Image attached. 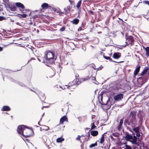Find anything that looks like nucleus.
<instances>
[{"label":"nucleus","mask_w":149,"mask_h":149,"mask_svg":"<svg viewBox=\"0 0 149 149\" xmlns=\"http://www.w3.org/2000/svg\"><path fill=\"white\" fill-rule=\"evenodd\" d=\"M17 132L18 134L22 136V137L24 139V137H28L31 136L30 134H26L25 132L29 133L32 132L33 131L29 129H26L24 125H21L18 126L17 129Z\"/></svg>","instance_id":"f257e3e1"},{"label":"nucleus","mask_w":149,"mask_h":149,"mask_svg":"<svg viewBox=\"0 0 149 149\" xmlns=\"http://www.w3.org/2000/svg\"><path fill=\"white\" fill-rule=\"evenodd\" d=\"M54 54L52 52H46L44 57V62L50 64L54 63L55 60L54 58Z\"/></svg>","instance_id":"f03ea898"},{"label":"nucleus","mask_w":149,"mask_h":149,"mask_svg":"<svg viewBox=\"0 0 149 149\" xmlns=\"http://www.w3.org/2000/svg\"><path fill=\"white\" fill-rule=\"evenodd\" d=\"M130 141L134 144L137 145L138 146H141L143 145V142L141 140H128Z\"/></svg>","instance_id":"7ed1b4c3"},{"label":"nucleus","mask_w":149,"mask_h":149,"mask_svg":"<svg viewBox=\"0 0 149 149\" xmlns=\"http://www.w3.org/2000/svg\"><path fill=\"white\" fill-rule=\"evenodd\" d=\"M123 97V94L120 93L114 96V99L115 101H119L122 100Z\"/></svg>","instance_id":"20e7f679"},{"label":"nucleus","mask_w":149,"mask_h":149,"mask_svg":"<svg viewBox=\"0 0 149 149\" xmlns=\"http://www.w3.org/2000/svg\"><path fill=\"white\" fill-rule=\"evenodd\" d=\"M127 41L126 42L127 45H132L134 41V39L132 36H130L127 38Z\"/></svg>","instance_id":"39448f33"},{"label":"nucleus","mask_w":149,"mask_h":149,"mask_svg":"<svg viewBox=\"0 0 149 149\" xmlns=\"http://www.w3.org/2000/svg\"><path fill=\"white\" fill-rule=\"evenodd\" d=\"M130 125L132 127H134L136 124V118H130Z\"/></svg>","instance_id":"423d86ee"},{"label":"nucleus","mask_w":149,"mask_h":149,"mask_svg":"<svg viewBox=\"0 0 149 149\" xmlns=\"http://www.w3.org/2000/svg\"><path fill=\"white\" fill-rule=\"evenodd\" d=\"M136 112L135 111H132L131 112L130 114V118H136Z\"/></svg>","instance_id":"0eeeda50"},{"label":"nucleus","mask_w":149,"mask_h":149,"mask_svg":"<svg viewBox=\"0 0 149 149\" xmlns=\"http://www.w3.org/2000/svg\"><path fill=\"white\" fill-rule=\"evenodd\" d=\"M121 56V54L119 52L114 53L113 54V57L116 59H118Z\"/></svg>","instance_id":"6e6552de"},{"label":"nucleus","mask_w":149,"mask_h":149,"mask_svg":"<svg viewBox=\"0 0 149 149\" xmlns=\"http://www.w3.org/2000/svg\"><path fill=\"white\" fill-rule=\"evenodd\" d=\"M123 123V119H121L120 120V122L118 126V130L119 131H120L122 129V125Z\"/></svg>","instance_id":"1a4fd4ad"},{"label":"nucleus","mask_w":149,"mask_h":149,"mask_svg":"<svg viewBox=\"0 0 149 149\" xmlns=\"http://www.w3.org/2000/svg\"><path fill=\"white\" fill-rule=\"evenodd\" d=\"M119 135L117 133H113L112 134V135L109 136V137H111V138L113 140H116V139H117L118 138H115L114 137H116V138H118Z\"/></svg>","instance_id":"9d476101"},{"label":"nucleus","mask_w":149,"mask_h":149,"mask_svg":"<svg viewBox=\"0 0 149 149\" xmlns=\"http://www.w3.org/2000/svg\"><path fill=\"white\" fill-rule=\"evenodd\" d=\"M144 78L143 77H139L138 79V81L139 83H140L141 84H143L144 83Z\"/></svg>","instance_id":"9b49d317"},{"label":"nucleus","mask_w":149,"mask_h":149,"mask_svg":"<svg viewBox=\"0 0 149 149\" xmlns=\"http://www.w3.org/2000/svg\"><path fill=\"white\" fill-rule=\"evenodd\" d=\"M140 68V67L139 65H138L136 66V68L134 72V74L135 75H136L139 72Z\"/></svg>","instance_id":"f8f14e48"},{"label":"nucleus","mask_w":149,"mask_h":149,"mask_svg":"<svg viewBox=\"0 0 149 149\" xmlns=\"http://www.w3.org/2000/svg\"><path fill=\"white\" fill-rule=\"evenodd\" d=\"M68 119L65 116H63L60 119V124H63L64 122L67 120Z\"/></svg>","instance_id":"ddd939ff"},{"label":"nucleus","mask_w":149,"mask_h":149,"mask_svg":"<svg viewBox=\"0 0 149 149\" xmlns=\"http://www.w3.org/2000/svg\"><path fill=\"white\" fill-rule=\"evenodd\" d=\"M125 139L126 140L132 139H133V136L127 133L125 136Z\"/></svg>","instance_id":"4468645a"},{"label":"nucleus","mask_w":149,"mask_h":149,"mask_svg":"<svg viewBox=\"0 0 149 149\" xmlns=\"http://www.w3.org/2000/svg\"><path fill=\"white\" fill-rule=\"evenodd\" d=\"M16 5L17 7L21 8L22 9H24V5L20 3H16Z\"/></svg>","instance_id":"2eb2a0df"},{"label":"nucleus","mask_w":149,"mask_h":149,"mask_svg":"<svg viewBox=\"0 0 149 149\" xmlns=\"http://www.w3.org/2000/svg\"><path fill=\"white\" fill-rule=\"evenodd\" d=\"M91 134L93 136H95L98 134V132L97 131H92L91 132Z\"/></svg>","instance_id":"dca6fc26"},{"label":"nucleus","mask_w":149,"mask_h":149,"mask_svg":"<svg viewBox=\"0 0 149 149\" xmlns=\"http://www.w3.org/2000/svg\"><path fill=\"white\" fill-rule=\"evenodd\" d=\"M10 109V107L8 106H4L2 109V111H9Z\"/></svg>","instance_id":"f3484780"},{"label":"nucleus","mask_w":149,"mask_h":149,"mask_svg":"<svg viewBox=\"0 0 149 149\" xmlns=\"http://www.w3.org/2000/svg\"><path fill=\"white\" fill-rule=\"evenodd\" d=\"M41 7L43 9H47L48 7V4L47 3H44L42 4Z\"/></svg>","instance_id":"a211bd4d"},{"label":"nucleus","mask_w":149,"mask_h":149,"mask_svg":"<svg viewBox=\"0 0 149 149\" xmlns=\"http://www.w3.org/2000/svg\"><path fill=\"white\" fill-rule=\"evenodd\" d=\"M71 9V8L70 6H67V9L66 8H64V10L67 13H69L70 12V10Z\"/></svg>","instance_id":"6ab92c4d"},{"label":"nucleus","mask_w":149,"mask_h":149,"mask_svg":"<svg viewBox=\"0 0 149 149\" xmlns=\"http://www.w3.org/2000/svg\"><path fill=\"white\" fill-rule=\"evenodd\" d=\"M148 71V68H144V69L143 70V71L142 72L141 74L140 75L141 76L145 74L147 71Z\"/></svg>","instance_id":"aec40b11"},{"label":"nucleus","mask_w":149,"mask_h":149,"mask_svg":"<svg viewBox=\"0 0 149 149\" xmlns=\"http://www.w3.org/2000/svg\"><path fill=\"white\" fill-rule=\"evenodd\" d=\"M143 48L146 51L147 56H149V47H148L145 48L144 47Z\"/></svg>","instance_id":"412c9836"},{"label":"nucleus","mask_w":149,"mask_h":149,"mask_svg":"<svg viewBox=\"0 0 149 149\" xmlns=\"http://www.w3.org/2000/svg\"><path fill=\"white\" fill-rule=\"evenodd\" d=\"M71 22L73 24H77L79 22V20L77 19H74L72 21H71Z\"/></svg>","instance_id":"4be33fe9"},{"label":"nucleus","mask_w":149,"mask_h":149,"mask_svg":"<svg viewBox=\"0 0 149 149\" xmlns=\"http://www.w3.org/2000/svg\"><path fill=\"white\" fill-rule=\"evenodd\" d=\"M69 84V85H68V86L65 85V86L67 88H68L69 89H70L71 91L72 88H74L73 87L74 86L70 85V84Z\"/></svg>","instance_id":"5701e85b"},{"label":"nucleus","mask_w":149,"mask_h":149,"mask_svg":"<svg viewBox=\"0 0 149 149\" xmlns=\"http://www.w3.org/2000/svg\"><path fill=\"white\" fill-rule=\"evenodd\" d=\"M81 0H79L78 2L76 7H77L78 8H80V7L81 3Z\"/></svg>","instance_id":"b1692460"},{"label":"nucleus","mask_w":149,"mask_h":149,"mask_svg":"<svg viewBox=\"0 0 149 149\" xmlns=\"http://www.w3.org/2000/svg\"><path fill=\"white\" fill-rule=\"evenodd\" d=\"M130 122L127 119H125L124 122V124L126 125H130Z\"/></svg>","instance_id":"393cba45"},{"label":"nucleus","mask_w":149,"mask_h":149,"mask_svg":"<svg viewBox=\"0 0 149 149\" xmlns=\"http://www.w3.org/2000/svg\"><path fill=\"white\" fill-rule=\"evenodd\" d=\"M10 10L12 11H15L16 10V7L14 6H10Z\"/></svg>","instance_id":"a878e982"},{"label":"nucleus","mask_w":149,"mask_h":149,"mask_svg":"<svg viewBox=\"0 0 149 149\" xmlns=\"http://www.w3.org/2000/svg\"><path fill=\"white\" fill-rule=\"evenodd\" d=\"M133 130L136 133L139 132V127H137L133 129Z\"/></svg>","instance_id":"bb28decb"},{"label":"nucleus","mask_w":149,"mask_h":149,"mask_svg":"<svg viewBox=\"0 0 149 149\" xmlns=\"http://www.w3.org/2000/svg\"><path fill=\"white\" fill-rule=\"evenodd\" d=\"M97 142H96L94 143H93L91 144L90 146L89 147L90 148H91L93 147H94L95 146H96L97 145Z\"/></svg>","instance_id":"cd10ccee"},{"label":"nucleus","mask_w":149,"mask_h":149,"mask_svg":"<svg viewBox=\"0 0 149 149\" xmlns=\"http://www.w3.org/2000/svg\"><path fill=\"white\" fill-rule=\"evenodd\" d=\"M56 12L59 13V15H61L64 14V13L60 11V10H57L56 11Z\"/></svg>","instance_id":"c85d7f7f"},{"label":"nucleus","mask_w":149,"mask_h":149,"mask_svg":"<svg viewBox=\"0 0 149 149\" xmlns=\"http://www.w3.org/2000/svg\"><path fill=\"white\" fill-rule=\"evenodd\" d=\"M125 146V149H132V147L127 145H126Z\"/></svg>","instance_id":"c756f323"},{"label":"nucleus","mask_w":149,"mask_h":149,"mask_svg":"<svg viewBox=\"0 0 149 149\" xmlns=\"http://www.w3.org/2000/svg\"><path fill=\"white\" fill-rule=\"evenodd\" d=\"M116 143L117 145L120 146H121L122 145V143L120 141V140H119L118 142H117Z\"/></svg>","instance_id":"7c9ffc66"},{"label":"nucleus","mask_w":149,"mask_h":149,"mask_svg":"<svg viewBox=\"0 0 149 149\" xmlns=\"http://www.w3.org/2000/svg\"><path fill=\"white\" fill-rule=\"evenodd\" d=\"M91 130H93L96 127V126L94 124V123H92L91 124Z\"/></svg>","instance_id":"2f4dec72"},{"label":"nucleus","mask_w":149,"mask_h":149,"mask_svg":"<svg viewBox=\"0 0 149 149\" xmlns=\"http://www.w3.org/2000/svg\"><path fill=\"white\" fill-rule=\"evenodd\" d=\"M105 134H103L101 138V140H104L105 138V136L106 135H105Z\"/></svg>","instance_id":"473e14b6"},{"label":"nucleus","mask_w":149,"mask_h":149,"mask_svg":"<svg viewBox=\"0 0 149 149\" xmlns=\"http://www.w3.org/2000/svg\"><path fill=\"white\" fill-rule=\"evenodd\" d=\"M5 19V17L0 16V21H2L3 20H4Z\"/></svg>","instance_id":"72a5a7b5"},{"label":"nucleus","mask_w":149,"mask_h":149,"mask_svg":"<svg viewBox=\"0 0 149 149\" xmlns=\"http://www.w3.org/2000/svg\"><path fill=\"white\" fill-rule=\"evenodd\" d=\"M144 3L149 6V1H144Z\"/></svg>","instance_id":"f704fd0d"},{"label":"nucleus","mask_w":149,"mask_h":149,"mask_svg":"<svg viewBox=\"0 0 149 149\" xmlns=\"http://www.w3.org/2000/svg\"><path fill=\"white\" fill-rule=\"evenodd\" d=\"M65 27H63L60 29V31H63L65 30Z\"/></svg>","instance_id":"c9c22d12"},{"label":"nucleus","mask_w":149,"mask_h":149,"mask_svg":"<svg viewBox=\"0 0 149 149\" xmlns=\"http://www.w3.org/2000/svg\"><path fill=\"white\" fill-rule=\"evenodd\" d=\"M20 15L23 17H25L26 16V15L25 14H23Z\"/></svg>","instance_id":"e433bc0d"},{"label":"nucleus","mask_w":149,"mask_h":149,"mask_svg":"<svg viewBox=\"0 0 149 149\" xmlns=\"http://www.w3.org/2000/svg\"><path fill=\"white\" fill-rule=\"evenodd\" d=\"M100 97L101 101H102V95H99L98 96V97L99 99Z\"/></svg>","instance_id":"4c0bfd02"},{"label":"nucleus","mask_w":149,"mask_h":149,"mask_svg":"<svg viewBox=\"0 0 149 149\" xmlns=\"http://www.w3.org/2000/svg\"><path fill=\"white\" fill-rule=\"evenodd\" d=\"M136 133V136L137 137H139V136H140V134L139 132H137V133Z\"/></svg>","instance_id":"58836bf2"},{"label":"nucleus","mask_w":149,"mask_h":149,"mask_svg":"<svg viewBox=\"0 0 149 149\" xmlns=\"http://www.w3.org/2000/svg\"><path fill=\"white\" fill-rule=\"evenodd\" d=\"M84 136V135H82L81 136ZM81 137V136L79 135L76 138V139L77 140L79 139Z\"/></svg>","instance_id":"ea45409f"},{"label":"nucleus","mask_w":149,"mask_h":149,"mask_svg":"<svg viewBox=\"0 0 149 149\" xmlns=\"http://www.w3.org/2000/svg\"><path fill=\"white\" fill-rule=\"evenodd\" d=\"M104 57L105 59L107 60H109L110 57H109L106 56H104Z\"/></svg>","instance_id":"a19ab883"},{"label":"nucleus","mask_w":149,"mask_h":149,"mask_svg":"<svg viewBox=\"0 0 149 149\" xmlns=\"http://www.w3.org/2000/svg\"><path fill=\"white\" fill-rule=\"evenodd\" d=\"M45 128L44 129L45 130H47L49 129V128L48 126H45Z\"/></svg>","instance_id":"79ce46f5"},{"label":"nucleus","mask_w":149,"mask_h":149,"mask_svg":"<svg viewBox=\"0 0 149 149\" xmlns=\"http://www.w3.org/2000/svg\"><path fill=\"white\" fill-rule=\"evenodd\" d=\"M56 140H64V139L62 138L61 137H59L56 139Z\"/></svg>","instance_id":"37998d69"},{"label":"nucleus","mask_w":149,"mask_h":149,"mask_svg":"<svg viewBox=\"0 0 149 149\" xmlns=\"http://www.w3.org/2000/svg\"><path fill=\"white\" fill-rule=\"evenodd\" d=\"M63 140H56V143H61Z\"/></svg>","instance_id":"c03bdc74"},{"label":"nucleus","mask_w":149,"mask_h":149,"mask_svg":"<svg viewBox=\"0 0 149 149\" xmlns=\"http://www.w3.org/2000/svg\"><path fill=\"white\" fill-rule=\"evenodd\" d=\"M89 13L91 14L92 15H93V12L92 11V10H90L89 11Z\"/></svg>","instance_id":"a18cd8bd"},{"label":"nucleus","mask_w":149,"mask_h":149,"mask_svg":"<svg viewBox=\"0 0 149 149\" xmlns=\"http://www.w3.org/2000/svg\"><path fill=\"white\" fill-rule=\"evenodd\" d=\"M91 79L93 81H94L96 80L95 78V77H92L91 78Z\"/></svg>","instance_id":"49530a36"},{"label":"nucleus","mask_w":149,"mask_h":149,"mask_svg":"<svg viewBox=\"0 0 149 149\" xmlns=\"http://www.w3.org/2000/svg\"><path fill=\"white\" fill-rule=\"evenodd\" d=\"M104 141V140H100V143L101 144H102L103 143Z\"/></svg>","instance_id":"de8ad7c7"},{"label":"nucleus","mask_w":149,"mask_h":149,"mask_svg":"<svg viewBox=\"0 0 149 149\" xmlns=\"http://www.w3.org/2000/svg\"><path fill=\"white\" fill-rule=\"evenodd\" d=\"M3 50V48L0 47V51H1Z\"/></svg>","instance_id":"09e8293b"},{"label":"nucleus","mask_w":149,"mask_h":149,"mask_svg":"<svg viewBox=\"0 0 149 149\" xmlns=\"http://www.w3.org/2000/svg\"><path fill=\"white\" fill-rule=\"evenodd\" d=\"M26 132V134H30L31 135H31L30 134V133H31V132L29 133V132Z\"/></svg>","instance_id":"8fccbe9b"},{"label":"nucleus","mask_w":149,"mask_h":149,"mask_svg":"<svg viewBox=\"0 0 149 149\" xmlns=\"http://www.w3.org/2000/svg\"><path fill=\"white\" fill-rule=\"evenodd\" d=\"M83 79L84 81H85L87 80V78H85Z\"/></svg>","instance_id":"3c124183"},{"label":"nucleus","mask_w":149,"mask_h":149,"mask_svg":"<svg viewBox=\"0 0 149 149\" xmlns=\"http://www.w3.org/2000/svg\"><path fill=\"white\" fill-rule=\"evenodd\" d=\"M109 61H112V59H111V58L110 57H109Z\"/></svg>","instance_id":"603ef678"},{"label":"nucleus","mask_w":149,"mask_h":149,"mask_svg":"<svg viewBox=\"0 0 149 149\" xmlns=\"http://www.w3.org/2000/svg\"><path fill=\"white\" fill-rule=\"evenodd\" d=\"M148 72H147V74L148 75V76H149V70H148Z\"/></svg>","instance_id":"864d4df0"},{"label":"nucleus","mask_w":149,"mask_h":149,"mask_svg":"<svg viewBox=\"0 0 149 149\" xmlns=\"http://www.w3.org/2000/svg\"><path fill=\"white\" fill-rule=\"evenodd\" d=\"M43 107L42 108V109H43V108H44V107L45 108V107Z\"/></svg>","instance_id":"5fc2aeb1"},{"label":"nucleus","mask_w":149,"mask_h":149,"mask_svg":"<svg viewBox=\"0 0 149 149\" xmlns=\"http://www.w3.org/2000/svg\"><path fill=\"white\" fill-rule=\"evenodd\" d=\"M2 147V145L0 144V149Z\"/></svg>","instance_id":"6e6d98bb"},{"label":"nucleus","mask_w":149,"mask_h":149,"mask_svg":"<svg viewBox=\"0 0 149 149\" xmlns=\"http://www.w3.org/2000/svg\"><path fill=\"white\" fill-rule=\"evenodd\" d=\"M99 101L100 102V104H102L101 102L99 100Z\"/></svg>","instance_id":"4d7b16f0"},{"label":"nucleus","mask_w":149,"mask_h":149,"mask_svg":"<svg viewBox=\"0 0 149 149\" xmlns=\"http://www.w3.org/2000/svg\"><path fill=\"white\" fill-rule=\"evenodd\" d=\"M37 33H38L39 32V31L38 30H37Z\"/></svg>","instance_id":"13d9d810"},{"label":"nucleus","mask_w":149,"mask_h":149,"mask_svg":"<svg viewBox=\"0 0 149 149\" xmlns=\"http://www.w3.org/2000/svg\"><path fill=\"white\" fill-rule=\"evenodd\" d=\"M112 93L113 94L114 93V92H111V94H110V95H111V94H112Z\"/></svg>","instance_id":"bf43d9fd"},{"label":"nucleus","mask_w":149,"mask_h":149,"mask_svg":"<svg viewBox=\"0 0 149 149\" xmlns=\"http://www.w3.org/2000/svg\"><path fill=\"white\" fill-rule=\"evenodd\" d=\"M136 137L135 136V138H134V139H133V140H136Z\"/></svg>","instance_id":"052dcab7"},{"label":"nucleus","mask_w":149,"mask_h":149,"mask_svg":"<svg viewBox=\"0 0 149 149\" xmlns=\"http://www.w3.org/2000/svg\"><path fill=\"white\" fill-rule=\"evenodd\" d=\"M26 141L27 142H29V140H26Z\"/></svg>","instance_id":"680f3d73"},{"label":"nucleus","mask_w":149,"mask_h":149,"mask_svg":"<svg viewBox=\"0 0 149 149\" xmlns=\"http://www.w3.org/2000/svg\"><path fill=\"white\" fill-rule=\"evenodd\" d=\"M32 24V22H31L30 23V24Z\"/></svg>","instance_id":"e2e57ef3"},{"label":"nucleus","mask_w":149,"mask_h":149,"mask_svg":"<svg viewBox=\"0 0 149 149\" xmlns=\"http://www.w3.org/2000/svg\"><path fill=\"white\" fill-rule=\"evenodd\" d=\"M88 136H90V134H89V133L88 134Z\"/></svg>","instance_id":"0e129e2a"},{"label":"nucleus","mask_w":149,"mask_h":149,"mask_svg":"<svg viewBox=\"0 0 149 149\" xmlns=\"http://www.w3.org/2000/svg\"><path fill=\"white\" fill-rule=\"evenodd\" d=\"M38 60L39 61H40V60H39V59H38Z\"/></svg>","instance_id":"69168bd1"},{"label":"nucleus","mask_w":149,"mask_h":149,"mask_svg":"<svg viewBox=\"0 0 149 149\" xmlns=\"http://www.w3.org/2000/svg\"><path fill=\"white\" fill-rule=\"evenodd\" d=\"M88 129H89V128H86V130H88Z\"/></svg>","instance_id":"338daca9"},{"label":"nucleus","mask_w":149,"mask_h":149,"mask_svg":"<svg viewBox=\"0 0 149 149\" xmlns=\"http://www.w3.org/2000/svg\"><path fill=\"white\" fill-rule=\"evenodd\" d=\"M34 26H35V25H35V24H34Z\"/></svg>","instance_id":"774afa93"}]
</instances>
